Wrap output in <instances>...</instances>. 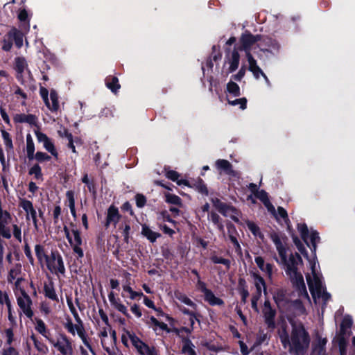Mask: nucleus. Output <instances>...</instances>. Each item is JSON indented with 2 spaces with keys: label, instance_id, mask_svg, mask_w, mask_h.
<instances>
[{
  "label": "nucleus",
  "instance_id": "nucleus-1",
  "mask_svg": "<svg viewBox=\"0 0 355 355\" xmlns=\"http://www.w3.org/2000/svg\"><path fill=\"white\" fill-rule=\"evenodd\" d=\"M297 229L300 233L301 237L306 245L309 246V240H310L312 244L311 250L313 256L309 257L300 240L296 236L293 237V242L297 250L307 259L309 263L311 272L306 274V278L310 292L315 303L321 300L324 304H326L330 300L331 295L325 291V288L323 286L322 275L320 271V267L315 254L316 245L320 241V236L315 231L309 232L305 224H299Z\"/></svg>",
  "mask_w": 355,
  "mask_h": 355
},
{
  "label": "nucleus",
  "instance_id": "nucleus-2",
  "mask_svg": "<svg viewBox=\"0 0 355 355\" xmlns=\"http://www.w3.org/2000/svg\"><path fill=\"white\" fill-rule=\"evenodd\" d=\"M297 229L300 233L301 237L306 245L309 246V240H310L312 244L311 250L313 256L309 257L300 240L296 236L293 237V242L297 250L307 259L309 263L311 272L306 274V278L310 292L315 303L321 300L324 304H326L330 300L331 295L325 291V288L323 286L322 275L320 271V267L315 254L316 245L320 241V236L315 231L309 232L305 224H299Z\"/></svg>",
  "mask_w": 355,
  "mask_h": 355
},
{
  "label": "nucleus",
  "instance_id": "nucleus-3",
  "mask_svg": "<svg viewBox=\"0 0 355 355\" xmlns=\"http://www.w3.org/2000/svg\"><path fill=\"white\" fill-rule=\"evenodd\" d=\"M270 238L274 243L280 257V263L284 266L286 275L297 287L300 288L302 293L306 297V288L302 275L297 271L298 263H302V259L299 254H291L289 259L286 256V248L284 237L275 232L270 234Z\"/></svg>",
  "mask_w": 355,
  "mask_h": 355
},
{
  "label": "nucleus",
  "instance_id": "nucleus-4",
  "mask_svg": "<svg viewBox=\"0 0 355 355\" xmlns=\"http://www.w3.org/2000/svg\"><path fill=\"white\" fill-rule=\"evenodd\" d=\"M270 238L274 243L280 257V263L284 266L286 275L297 287L300 288L302 293L306 297V288L302 275L297 271L298 263H302V259L299 254H291L289 259L286 256V248L284 237L275 232L270 234Z\"/></svg>",
  "mask_w": 355,
  "mask_h": 355
},
{
  "label": "nucleus",
  "instance_id": "nucleus-5",
  "mask_svg": "<svg viewBox=\"0 0 355 355\" xmlns=\"http://www.w3.org/2000/svg\"><path fill=\"white\" fill-rule=\"evenodd\" d=\"M279 338L292 355H304L310 343L309 336L302 324L293 326L291 339L284 329L279 331Z\"/></svg>",
  "mask_w": 355,
  "mask_h": 355
},
{
  "label": "nucleus",
  "instance_id": "nucleus-6",
  "mask_svg": "<svg viewBox=\"0 0 355 355\" xmlns=\"http://www.w3.org/2000/svg\"><path fill=\"white\" fill-rule=\"evenodd\" d=\"M78 322L77 324H73L71 320H67V321L64 324L65 329L73 336H75L76 334L78 335V336L81 338L85 345L92 352V349L89 344L87 339L85 336V332L84 327L83 326L82 322L80 318H76Z\"/></svg>",
  "mask_w": 355,
  "mask_h": 355
},
{
  "label": "nucleus",
  "instance_id": "nucleus-7",
  "mask_svg": "<svg viewBox=\"0 0 355 355\" xmlns=\"http://www.w3.org/2000/svg\"><path fill=\"white\" fill-rule=\"evenodd\" d=\"M48 269L53 273L64 275L65 267L61 255L58 252H52L46 261Z\"/></svg>",
  "mask_w": 355,
  "mask_h": 355
},
{
  "label": "nucleus",
  "instance_id": "nucleus-8",
  "mask_svg": "<svg viewBox=\"0 0 355 355\" xmlns=\"http://www.w3.org/2000/svg\"><path fill=\"white\" fill-rule=\"evenodd\" d=\"M64 231L69 243L73 247L74 252L79 257H83V252L80 248L82 239L79 231L77 229H73L70 232L66 227L64 228Z\"/></svg>",
  "mask_w": 355,
  "mask_h": 355
},
{
  "label": "nucleus",
  "instance_id": "nucleus-9",
  "mask_svg": "<svg viewBox=\"0 0 355 355\" xmlns=\"http://www.w3.org/2000/svg\"><path fill=\"white\" fill-rule=\"evenodd\" d=\"M129 339L140 355H157L154 347H150L135 334H129Z\"/></svg>",
  "mask_w": 355,
  "mask_h": 355
},
{
  "label": "nucleus",
  "instance_id": "nucleus-10",
  "mask_svg": "<svg viewBox=\"0 0 355 355\" xmlns=\"http://www.w3.org/2000/svg\"><path fill=\"white\" fill-rule=\"evenodd\" d=\"M16 296L17 305L23 313L29 318H32L33 312L31 309L32 301L29 295L26 293H23Z\"/></svg>",
  "mask_w": 355,
  "mask_h": 355
},
{
  "label": "nucleus",
  "instance_id": "nucleus-11",
  "mask_svg": "<svg viewBox=\"0 0 355 355\" xmlns=\"http://www.w3.org/2000/svg\"><path fill=\"white\" fill-rule=\"evenodd\" d=\"M15 69L17 71V78L24 81L25 78L30 77V71L28 68L26 60L24 58L18 57L15 60Z\"/></svg>",
  "mask_w": 355,
  "mask_h": 355
},
{
  "label": "nucleus",
  "instance_id": "nucleus-12",
  "mask_svg": "<svg viewBox=\"0 0 355 355\" xmlns=\"http://www.w3.org/2000/svg\"><path fill=\"white\" fill-rule=\"evenodd\" d=\"M51 343L62 355L73 354L71 343L65 336H62L56 341L51 340Z\"/></svg>",
  "mask_w": 355,
  "mask_h": 355
},
{
  "label": "nucleus",
  "instance_id": "nucleus-13",
  "mask_svg": "<svg viewBox=\"0 0 355 355\" xmlns=\"http://www.w3.org/2000/svg\"><path fill=\"white\" fill-rule=\"evenodd\" d=\"M35 135L37 141L43 144L44 148L53 157L57 158L58 154L51 140L45 134L40 131H35Z\"/></svg>",
  "mask_w": 355,
  "mask_h": 355
},
{
  "label": "nucleus",
  "instance_id": "nucleus-14",
  "mask_svg": "<svg viewBox=\"0 0 355 355\" xmlns=\"http://www.w3.org/2000/svg\"><path fill=\"white\" fill-rule=\"evenodd\" d=\"M261 37L259 35L254 36L250 33L243 34L241 38L242 44L241 49L245 51L246 57L248 53H250L253 45L260 40Z\"/></svg>",
  "mask_w": 355,
  "mask_h": 355
},
{
  "label": "nucleus",
  "instance_id": "nucleus-15",
  "mask_svg": "<svg viewBox=\"0 0 355 355\" xmlns=\"http://www.w3.org/2000/svg\"><path fill=\"white\" fill-rule=\"evenodd\" d=\"M247 59L249 63V70L253 73L254 76L256 78H259L260 76H262L264 78L266 84L268 86H270V83L268 77L260 69V67L257 64V62L254 59L251 53H248Z\"/></svg>",
  "mask_w": 355,
  "mask_h": 355
},
{
  "label": "nucleus",
  "instance_id": "nucleus-16",
  "mask_svg": "<svg viewBox=\"0 0 355 355\" xmlns=\"http://www.w3.org/2000/svg\"><path fill=\"white\" fill-rule=\"evenodd\" d=\"M327 340L320 336H317L312 343L311 355H326L325 346Z\"/></svg>",
  "mask_w": 355,
  "mask_h": 355
},
{
  "label": "nucleus",
  "instance_id": "nucleus-17",
  "mask_svg": "<svg viewBox=\"0 0 355 355\" xmlns=\"http://www.w3.org/2000/svg\"><path fill=\"white\" fill-rule=\"evenodd\" d=\"M240 55L236 49L226 56L225 65H227V73H230L237 69L239 64Z\"/></svg>",
  "mask_w": 355,
  "mask_h": 355
},
{
  "label": "nucleus",
  "instance_id": "nucleus-18",
  "mask_svg": "<svg viewBox=\"0 0 355 355\" xmlns=\"http://www.w3.org/2000/svg\"><path fill=\"white\" fill-rule=\"evenodd\" d=\"M263 314L265 318V322L268 327L272 329L275 328V311L271 308L270 302L268 301H266L264 302V306L263 308Z\"/></svg>",
  "mask_w": 355,
  "mask_h": 355
},
{
  "label": "nucleus",
  "instance_id": "nucleus-19",
  "mask_svg": "<svg viewBox=\"0 0 355 355\" xmlns=\"http://www.w3.org/2000/svg\"><path fill=\"white\" fill-rule=\"evenodd\" d=\"M20 206L26 213V218L28 220L32 219L35 227L37 228V213L33 207L32 202L27 200H21L20 202Z\"/></svg>",
  "mask_w": 355,
  "mask_h": 355
},
{
  "label": "nucleus",
  "instance_id": "nucleus-20",
  "mask_svg": "<svg viewBox=\"0 0 355 355\" xmlns=\"http://www.w3.org/2000/svg\"><path fill=\"white\" fill-rule=\"evenodd\" d=\"M293 286L296 288V289L298 291V295L300 297V300H297L294 302V309L295 310V313L298 315L300 314H304L305 313V308L304 307V306L302 305V300H306L307 302H310V298L309 297V295H308V293L306 292L307 293V297H306L303 293H302L301 291L300 290V288L298 287H297L293 283Z\"/></svg>",
  "mask_w": 355,
  "mask_h": 355
},
{
  "label": "nucleus",
  "instance_id": "nucleus-21",
  "mask_svg": "<svg viewBox=\"0 0 355 355\" xmlns=\"http://www.w3.org/2000/svg\"><path fill=\"white\" fill-rule=\"evenodd\" d=\"M120 215L118 209L114 206L110 207L107 210V220L105 225L107 227L110 224L116 225L119 220Z\"/></svg>",
  "mask_w": 355,
  "mask_h": 355
},
{
  "label": "nucleus",
  "instance_id": "nucleus-22",
  "mask_svg": "<svg viewBox=\"0 0 355 355\" xmlns=\"http://www.w3.org/2000/svg\"><path fill=\"white\" fill-rule=\"evenodd\" d=\"M146 323L150 328H152L155 331H157L158 329L165 331L166 332L171 331L166 324L158 321L153 316L150 317Z\"/></svg>",
  "mask_w": 355,
  "mask_h": 355
},
{
  "label": "nucleus",
  "instance_id": "nucleus-23",
  "mask_svg": "<svg viewBox=\"0 0 355 355\" xmlns=\"http://www.w3.org/2000/svg\"><path fill=\"white\" fill-rule=\"evenodd\" d=\"M254 261L259 268L264 273L268 275L269 277L272 275V266L270 263H265L263 257L257 256L254 259Z\"/></svg>",
  "mask_w": 355,
  "mask_h": 355
},
{
  "label": "nucleus",
  "instance_id": "nucleus-24",
  "mask_svg": "<svg viewBox=\"0 0 355 355\" xmlns=\"http://www.w3.org/2000/svg\"><path fill=\"white\" fill-rule=\"evenodd\" d=\"M255 196L263 202L269 212H270L272 214H275V207L270 203L268 198V194L266 191L263 190L259 191L256 193Z\"/></svg>",
  "mask_w": 355,
  "mask_h": 355
},
{
  "label": "nucleus",
  "instance_id": "nucleus-25",
  "mask_svg": "<svg viewBox=\"0 0 355 355\" xmlns=\"http://www.w3.org/2000/svg\"><path fill=\"white\" fill-rule=\"evenodd\" d=\"M216 167L220 173H225L228 175L234 174L231 164L225 159H218L216 162Z\"/></svg>",
  "mask_w": 355,
  "mask_h": 355
},
{
  "label": "nucleus",
  "instance_id": "nucleus-26",
  "mask_svg": "<svg viewBox=\"0 0 355 355\" xmlns=\"http://www.w3.org/2000/svg\"><path fill=\"white\" fill-rule=\"evenodd\" d=\"M12 37V40L15 41V45L18 48H21L23 45V34L21 31H18L15 28H12L9 31V38Z\"/></svg>",
  "mask_w": 355,
  "mask_h": 355
},
{
  "label": "nucleus",
  "instance_id": "nucleus-27",
  "mask_svg": "<svg viewBox=\"0 0 355 355\" xmlns=\"http://www.w3.org/2000/svg\"><path fill=\"white\" fill-rule=\"evenodd\" d=\"M26 153L27 157L31 160L34 159V153H35V144L33 140V138L30 134L26 135Z\"/></svg>",
  "mask_w": 355,
  "mask_h": 355
},
{
  "label": "nucleus",
  "instance_id": "nucleus-28",
  "mask_svg": "<svg viewBox=\"0 0 355 355\" xmlns=\"http://www.w3.org/2000/svg\"><path fill=\"white\" fill-rule=\"evenodd\" d=\"M205 300L207 301L211 305H222L223 304V301L216 297L214 294L210 291H206L204 293Z\"/></svg>",
  "mask_w": 355,
  "mask_h": 355
},
{
  "label": "nucleus",
  "instance_id": "nucleus-29",
  "mask_svg": "<svg viewBox=\"0 0 355 355\" xmlns=\"http://www.w3.org/2000/svg\"><path fill=\"white\" fill-rule=\"evenodd\" d=\"M141 234L151 242L155 241L156 239L160 236L159 234L152 231L146 225H142Z\"/></svg>",
  "mask_w": 355,
  "mask_h": 355
},
{
  "label": "nucleus",
  "instance_id": "nucleus-30",
  "mask_svg": "<svg viewBox=\"0 0 355 355\" xmlns=\"http://www.w3.org/2000/svg\"><path fill=\"white\" fill-rule=\"evenodd\" d=\"M272 215L276 218L278 222L281 223H284L286 225L288 224V214L284 208L279 207L277 208V212L275 211V214Z\"/></svg>",
  "mask_w": 355,
  "mask_h": 355
},
{
  "label": "nucleus",
  "instance_id": "nucleus-31",
  "mask_svg": "<svg viewBox=\"0 0 355 355\" xmlns=\"http://www.w3.org/2000/svg\"><path fill=\"white\" fill-rule=\"evenodd\" d=\"M166 176L171 180L172 181L177 182L178 184L179 185H186V186H190L189 182L185 180H178L180 175L175 171H168L166 173Z\"/></svg>",
  "mask_w": 355,
  "mask_h": 355
},
{
  "label": "nucleus",
  "instance_id": "nucleus-32",
  "mask_svg": "<svg viewBox=\"0 0 355 355\" xmlns=\"http://www.w3.org/2000/svg\"><path fill=\"white\" fill-rule=\"evenodd\" d=\"M254 284L256 291H266V285L263 279L258 274H253Z\"/></svg>",
  "mask_w": 355,
  "mask_h": 355
},
{
  "label": "nucleus",
  "instance_id": "nucleus-33",
  "mask_svg": "<svg viewBox=\"0 0 355 355\" xmlns=\"http://www.w3.org/2000/svg\"><path fill=\"white\" fill-rule=\"evenodd\" d=\"M174 295L175 297L181 302L189 306H191L193 309H196V305L195 304V303H193L192 300H190L185 294L176 291L175 292Z\"/></svg>",
  "mask_w": 355,
  "mask_h": 355
},
{
  "label": "nucleus",
  "instance_id": "nucleus-34",
  "mask_svg": "<svg viewBox=\"0 0 355 355\" xmlns=\"http://www.w3.org/2000/svg\"><path fill=\"white\" fill-rule=\"evenodd\" d=\"M17 277H21L20 265H16L15 267L10 269L8 277V281L10 283H12L15 279H17Z\"/></svg>",
  "mask_w": 355,
  "mask_h": 355
},
{
  "label": "nucleus",
  "instance_id": "nucleus-35",
  "mask_svg": "<svg viewBox=\"0 0 355 355\" xmlns=\"http://www.w3.org/2000/svg\"><path fill=\"white\" fill-rule=\"evenodd\" d=\"M14 120L16 122L24 123L26 122L30 124H33L35 122V117L33 115L29 114H16L14 116Z\"/></svg>",
  "mask_w": 355,
  "mask_h": 355
},
{
  "label": "nucleus",
  "instance_id": "nucleus-36",
  "mask_svg": "<svg viewBox=\"0 0 355 355\" xmlns=\"http://www.w3.org/2000/svg\"><path fill=\"white\" fill-rule=\"evenodd\" d=\"M48 108L52 111H56L59 108L58 94L53 90L50 93L49 107Z\"/></svg>",
  "mask_w": 355,
  "mask_h": 355
},
{
  "label": "nucleus",
  "instance_id": "nucleus-37",
  "mask_svg": "<svg viewBox=\"0 0 355 355\" xmlns=\"http://www.w3.org/2000/svg\"><path fill=\"white\" fill-rule=\"evenodd\" d=\"M194 345L189 339L183 341L182 352L188 355H196L194 350Z\"/></svg>",
  "mask_w": 355,
  "mask_h": 355
},
{
  "label": "nucleus",
  "instance_id": "nucleus-38",
  "mask_svg": "<svg viewBox=\"0 0 355 355\" xmlns=\"http://www.w3.org/2000/svg\"><path fill=\"white\" fill-rule=\"evenodd\" d=\"M106 85L110 90H112V92L114 93H116L120 88L118 78L116 77L107 78L106 80Z\"/></svg>",
  "mask_w": 355,
  "mask_h": 355
},
{
  "label": "nucleus",
  "instance_id": "nucleus-39",
  "mask_svg": "<svg viewBox=\"0 0 355 355\" xmlns=\"http://www.w3.org/2000/svg\"><path fill=\"white\" fill-rule=\"evenodd\" d=\"M35 328L43 336L47 338L48 331L46 328L44 322L41 319H35Z\"/></svg>",
  "mask_w": 355,
  "mask_h": 355
},
{
  "label": "nucleus",
  "instance_id": "nucleus-40",
  "mask_svg": "<svg viewBox=\"0 0 355 355\" xmlns=\"http://www.w3.org/2000/svg\"><path fill=\"white\" fill-rule=\"evenodd\" d=\"M35 251L36 256L40 263H42L43 261L46 262V259H48V258L49 257V256H46L45 254L43 247L40 245H35Z\"/></svg>",
  "mask_w": 355,
  "mask_h": 355
},
{
  "label": "nucleus",
  "instance_id": "nucleus-41",
  "mask_svg": "<svg viewBox=\"0 0 355 355\" xmlns=\"http://www.w3.org/2000/svg\"><path fill=\"white\" fill-rule=\"evenodd\" d=\"M212 202L214 205L219 210V211L225 215H227L229 211H233L232 207H225L218 199H212Z\"/></svg>",
  "mask_w": 355,
  "mask_h": 355
},
{
  "label": "nucleus",
  "instance_id": "nucleus-42",
  "mask_svg": "<svg viewBox=\"0 0 355 355\" xmlns=\"http://www.w3.org/2000/svg\"><path fill=\"white\" fill-rule=\"evenodd\" d=\"M246 225L250 231L255 236L263 238V234L260 232L259 227L253 222L248 220Z\"/></svg>",
  "mask_w": 355,
  "mask_h": 355
},
{
  "label": "nucleus",
  "instance_id": "nucleus-43",
  "mask_svg": "<svg viewBox=\"0 0 355 355\" xmlns=\"http://www.w3.org/2000/svg\"><path fill=\"white\" fill-rule=\"evenodd\" d=\"M227 91L234 96H239L240 95V88L239 85L234 82H230L227 84Z\"/></svg>",
  "mask_w": 355,
  "mask_h": 355
},
{
  "label": "nucleus",
  "instance_id": "nucleus-44",
  "mask_svg": "<svg viewBox=\"0 0 355 355\" xmlns=\"http://www.w3.org/2000/svg\"><path fill=\"white\" fill-rule=\"evenodd\" d=\"M24 281V278L17 277V279H15L12 283L15 284V293L16 295L19 294H22L23 293H26L24 289L21 287V282Z\"/></svg>",
  "mask_w": 355,
  "mask_h": 355
},
{
  "label": "nucleus",
  "instance_id": "nucleus-45",
  "mask_svg": "<svg viewBox=\"0 0 355 355\" xmlns=\"http://www.w3.org/2000/svg\"><path fill=\"white\" fill-rule=\"evenodd\" d=\"M45 295L49 299L56 300L58 299L57 295L55 292L53 287L51 285H45L44 286Z\"/></svg>",
  "mask_w": 355,
  "mask_h": 355
},
{
  "label": "nucleus",
  "instance_id": "nucleus-46",
  "mask_svg": "<svg viewBox=\"0 0 355 355\" xmlns=\"http://www.w3.org/2000/svg\"><path fill=\"white\" fill-rule=\"evenodd\" d=\"M12 37L9 38V32L5 35L3 40V45L2 49L6 51H9L12 46Z\"/></svg>",
  "mask_w": 355,
  "mask_h": 355
},
{
  "label": "nucleus",
  "instance_id": "nucleus-47",
  "mask_svg": "<svg viewBox=\"0 0 355 355\" xmlns=\"http://www.w3.org/2000/svg\"><path fill=\"white\" fill-rule=\"evenodd\" d=\"M29 174L34 175L37 180L42 178V173L41 167L38 164L33 165L29 170Z\"/></svg>",
  "mask_w": 355,
  "mask_h": 355
},
{
  "label": "nucleus",
  "instance_id": "nucleus-48",
  "mask_svg": "<svg viewBox=\"0 0 355 355\" xmlns=\"http://www.w3.org/2000/svg\"><path fill=\"white\" fill-rule=\"evenodd\" d=\"M166 201L168 203L173 205H180L181 199L175 195L166 193Z\"/></svg>",
  "mask_w": 355,
  "mask_h": 355
},
{
  "label": "nucleus",
  "instance_id": "nucleus-49",
  "mask_svg": "<svg viewBox=\"0 0 355 355\" xmlns=\"http://www.w3.org/2000/svg\"><path fill=\"white\" fill-rule=\"evenodd\" d=\"M1 135L6 148L11 149L12 148V142L9 133L5 130H1Z\"/></svg>",
  "mask_w": 355,
  "mask_h": 355
},
{
  "label": "nucleus",
  "instance_id": "nucleus-50",
  "mask_svg": "<svg viewBox=\"0 0 355 355\" xmlns=\"http://www.w3.org/2000/svg\"><path fill=\"white\" fill-rule=\"evenodd\" d=\"M261 293L262 291H256L255 293L253 294V296L252 297V307L256 311H259L257 302L261 296Z\"/></svg>",
  "mask_w": 355,
  "mask_h": 355
},
{
  "label": "nucleus",
  "instance_id": "nucleus-51",
  "mask_svg": "<svg viewBox=\"0 0 355 355\" xmlns=\"http://www.w3.org/2000/svg\"><path fill=\"white\" fill-rule=\"evenodd\" d=\"M246 99L245 98H239V99H236V100H234V101H230V99H228V103L230 105H240V107L242 109V110H244L245 109L246 107Z\"/></svg>",
  "mask_w": 355,
  "mask_h": 355
},
{
  "label": "nucleus",
  "instance_id": "nucleus-52",
  "mask_svg": "<svg viewBox=\"0 0 355 355\" xmlns=\"http://www.w3.org/2000/svg\"><path fill=\"white\" fill-rule=\"evenodd\" d=\"M67 197V203L70 208H73L75 207V199H74V193L72 191H68L66 193Z\"/></svg>",
  "mask_w": 355,
  "mask_h": 355
},
{
  "label": "nucleus",
  "instance_id": "nucleus-53",
  "mask_svg": "<svg viewBox=\"0 0 355 355\" xmlns=\"http://www.w3.org/2000/svg\"><path fill=\"white\" fill-rule=\"evenodd\" d=\"M211 261L214 263H220L225 265L227 268H230V262L228 259H224L223 257H217V256H213L211 258Z\"/></svg>",
  "mask_w": 355,
  "mask_h": 355
},
{
  "label": "nucleus",
  "instance_id": "nucleus-54",
  "mask_svg": "<svg viewBox=\"0 0 355 355\" xmlns=\"http://www.w3.org/2000/svg\"><path fill=\"white\" fill-rule=\"evenodd\" d=\"M352 324V318L349 315L345 316L342 321L341 325H340L341 329H342V330L345 331L346 329L350 328Z\"/></svg>",
  "mask_w": 355,
  "mask_h": 355
},
{
  "label": "nucleus",
  "instance_id": "nucleus-55",
  "mask_svg": "<svg viewBox=\"0 0 355 355\" xmlns=\"http://www.w3.org/2000/svg\"><path fill=\"white\" fill-rule=\"evenodd\" d=\"M34 158L38 162L49 161L51 159L50 156L43 152H37L34 154Z\"/></svg>",
  "mask_w": 355,
  "mask_h": 355
},
{
  "label": "nucleus",
  "instance_id": "nucleus-56",
  "mask_svg": "<svg viewBox=\"0 0 355 355\" xmlns=\"http://www.w3.org/2000/svg\"><path fill=\"white\" fill-rule=\"evenodd\" d=\"M116 310H118L119 312L122 313L123 315H125L127 317H129V314L128 313V309L125 305H123L120 300L115 303V304L113 306Z\"/></svg>",
  "mask_w": 355,
  "mask_h": 355
},
{
  "label": "nucleus",
  "instance_id": "nucleus-57",
  "mask_svg": "<svg viewBox=\"0 0 355 355\" xmlns=\"http://www.w3.org/2000/svg\"><path fill=\"white\" fill-rule=\"evenodd\" d=\"M196 187L198 192L203 193L205 195L208 194L207 189L201 180H199L198 183L196 184Z\"/></svg>",
  "mask_w": 355,
  "mask_h": 355
},
{
  "label": "nucleus",
  "instance_id": "nucleus-58",
  "mask_svg": "<svg viewBox=\"0 0 355 355\" xmlns=\"http://www.w3.org/2000/svg\"><path fill=\"white\" fill-rule=\"evenodd\" d=\"M49 92L48 90L44 87L40 88V95L42 98H43L46 105L47 107H49V99L48 98Z\"/></svg>",
  "mask_w": 355,
  "mask_h": 355
},
{
  "label": "nucleus",
  "instance_id": "nucleus-59",
  "mask_svg": "<svg viewBox=\"0 0 355 355\" xmlns=\"http://www.w3.org/2000/svg\"><path fill=\"white\" fill-rule=\"evenodd\" d=\"M284 293L283 291H278L274 295V299L278 306H280L284 300Z\"/></svg>",
  "mask_w": 355,
  "mask_h": 355
},
{
  "label": "nucleus",
  "instance_id": "nucleus-60",
  "mask_svg": "<svg viewBox=\"0 0 355 355\" xmlns=\"http://www.w3.org/2000/svg\"><path fill=\"white\" fill-rule=\"evenodd\" d=\"M13 235L15 238L19 241V242L21 241V228L18 227L17 225H13Z\"/></svg>",
  "mask_w": 355,
  "mask_h": 355
},
{
  "label": "nucleus",
  "instance_id": "nucleus-61",
  "mask_svg": "<svg viewBox=\"0 0 355 355\" xmlns=\"http://www.w3.org/2000/svg\"><path fill=\"white\" fill-rule=\"evenodd\" d=\"M10 301L9 300L8 295L6 293H3L0 290V304H6V306L10 304Z\"/></svg>",
  "mask_w": 355,
  "mask_h": 355
},
{
  "label": "nucleus",
  "instance_id": "nucleus-62",
  "mask_svg": "<svg viewBox=\"0 0 355 355\" xmlns=\"http://www.w3.org/2000/svg\"><path fill=\"white\" fill-rule=\"evenodd\" d=\"M210 220L214 224H216L220 230H223V226L219 223V216L218 214L215 213H211L210 215Z\"/></svg>",
  "mask_w": 355,
  "mask_h": 355
},
{
  "label": "nucleus",
  "instance_id": "nucleus-63",
  "mask_svg": "<svg viewBox=\"0 0 355 355\" xmlns=\"http://www.w3.org/2000/svg\"><path fill=\"white\" fill-rule=\"evenodd\" d=\"M66 138H67V139L69 141V144H68L69 148H70L71 149L73 153H76V150L75 146L73 145V137H72L71 134L68 132H66Z\"/></svg>",
  "mask_w": 355,
  "mask_h": 355
},
{
  "label": "nucleus",
  "instance_id": "nucleus-64",
  "mask_svg": "<svg viewBox=\"0 0 355 355\" xmlns=\"http://www.w3.org/2000/svg\"><path fill=\"white\" fill-rule=\"evenodd\" d=\"M136 198V203H137V205L139 207H142L144 206L145 203H146V198L144 196L142 195H140V194H137L135 197Z\"/></svg>",
  "mask_w": 355,
  "mask_h": 355
}]
</instances>
